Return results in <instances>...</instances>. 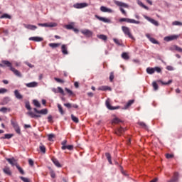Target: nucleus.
<instances>
[{"instance_id":"nucleus-1","label":"nucleus","mask_w":182,"mask_h":182,"mask_svg":"<svg viewBox=\"0 0 182 182\" xmlns=\"http://www.w3.org/2000/svg\"><path fill=\"white\" fill-rule=\"evenodd\" d=\"M33 110L36 114H35L32 111H29L27 112V114L30 116V117H31L32 119H39L42 117V114L46 115L48 114V109L46 108L41 110H38V109L34 108Z\"/></svg>"},{"instance_id":"nucleus-2","label":"nucleus","mask_w":182,"mask_h":182,"mask_svg":"<svg viewBox=\"0 0 182 182\" xmlns=\"http://www.w3.org/2000/svg\"><path fill=\"white\" fill-rule=\"evenodd\" d=\"M122 31L126 36H128V38H129V39H132V41H136L134 36H133V34H132V31H130V28L129 27L122 26Z\"/></svg>"},{"instance_id":"nucleus-3","label":"nucleus","mask_w":182,"mask_h":182,"mask_svg":"<svg viewBox=\"0 0 182 182\" xmlns=\"http://www.w3.org/2000/svg\"><path fill=\"white\" fill-rule=\"evenodd\" d=\"M119 22H120L121 23L122 22H127V23H136V25H139V23H141V22L139 21H136L134 19L129 18H121L119 19Z\"/></svg>"},{"instance_id":"nucleus-4","label":"nucleus","mask_w":182,"mask_h":182,"mask_svg":"<svg viewBox=\"0 0 182 182\" xmlns=\"http://www.w3.org/2000/svg\"><path fill=\"white\" fill-rule=\"evenodd\" d=\"M68 144V140L65 139L64 141H63L61 142V149L62 150H66V149L68 150H73L74 146L73 145H66Z\"/></svg>"},{"instance_id":"nucleus-5","label":"nucleus","mask_w":182,"mask_h":182,"mask_svg":"<svg viewBox=\"0 0 182 182\" xmlns=\"http://www.w3.org/2000/svg\"><path fill=\"white\" fill-rule=\"evenodd\" d=\"M180 176V173L178 172L175 171L173 173L172 178L167 181V182H178V177Z\"/></svg>"},{"instance_id":"nucleus-6","label":"nucleus","mask_w":182,"mask_h":182,"mask_svg":"<svg viewBox=\"0 0 182 182\" xmlns=\"http://www.w3.org/2000/svg\"><path fill=\"white\" fill-rule=\"evenodd\" d=\"M87 6H89L87 3H76L73 5V8H75L76 9H82V8H86Z\"/></svg>"},{"instance_id":"nucleus-7","label":"nucleus","mask_w":182,"mask_h":182,"mask_svg":"<svg viewBox=\"0 0 182 182\" xmlns=\"http://www.w3.org/2000/svg\"><path fill=\"white\" fill-rule=\"evenodd\" d=\"M126 130H127V129L119 127L115 129L114 133L117 134V136H122V134H123Z\"/></svg>"},{"instance_id":"nucleus-8","label":"nucleus","mask_w":182,"mask_h":182,"mask_svg":"<svg viewBox=\"0 0 182 182\" xmlns=\"http://www.w3.org/2000/svg\"><path fill=\"white\" fill-rule=\"evenodd\" d=\"M106 107L109 109V110H117V109H120V106L113 107L110 105V100H107L105 102Z\"/></svg>"},{"instance_id":"nucleus-9","label":"nucleus","mask_w":182,"mask_h":182,"mask_svg":"<svg viewBox=\"0 0 182 182\" xmlns=\"http://www.w3.org/2000/svg\"><path fill=\"white\" fill-rule=\"evenodd\" d=\"M81 33L85 36L86 38H92V36H93V32L87 29L81 31Z\"/></svg>"},{"instance_id":"nucleus-10","label":"nucleus","mask_w":182,"mask_h":182,"mask_svg":"<svg viewBox=\"0 0 182 182\" xmlns=\"http://www.w3.org/2000/svg\"><path fill=\"white\" fill-rule=\"evenodd\" d=\"M38 26H43L45 28H55V26H56V23H38Z\"/></svg>"},{"instance_id":"nucleus-11","label":"nucleus","mask_w":182,"mask_h":182,"mask_svg":"<svg viewBox=\"0 0 182 182\" xmlns=\"http://www.w3.org/2000/svg\"><path fill=\"white\" fill-rule=\"evenodd\" d=\"M11 125L13 126L16 133H17V134H21V128L19 127V125H18V124L14 121H11Z\"/></svg>"},{"instance_id":"nucleus-12","label":"nucleus","mask_w":182,"mask_h":182,"mask_svg":"<svg viewBox=\"0 0 182 182\" xmlns=\"http://www.w3.org/2000/svg\"><path fill=\"white\" fill-rule=\"evenodd\" d=\"M178 38V36L177 35H172L169 36H166L164 38V41L166 42H170L171 41H176V39Z\"/></svg>"},{"instance_id":"nucleus-13","label":"nucleus","mask_w":182,"mask_h":182,"mask_svg":"<svg viewBox=\"0 0 182 182\" xmlns=\"http://www.w3.org/2000/svg\"><path fill=\"white\" fill-rule=\"evenodd\" d=\"M114 4L117 5V6H122L123 8H129V6L126 4V3H123L122 1H119L117 0L114 1Z\"/></svg>"},{"instance_id":"nucleus-14","label":"nucleus","mask_w":182,"mask_h":182,"mask_svg":"<svg viewBox=\"0 0 182 182\" xmlns=\"http://www.w3.org/2000/svg\"><path fill=\"white\" fill-rule=\"evenodd\" d=\"M6 161H8L9 164H11L13 166H16H16H18V163H16V160L15 158H11V159L8 158L6 159Z\"/></svg>"},{"instance_id":"nucleus-15","label":"nucleus","mask_w":182,"mask_h":182,"mask_svg":"<svg viewBox=\"0 0 182 182\" xmlns=\"http://www.w3.org/2000/svg\"><path fill=\"white\" fill-rule=\"evenodd\" d=\"M10 70H11V72H13L16 76H18V77H22V74L15 68L11 67Z\"/></svg>"},{"instance_id":"nucleus-16","label":"nucleus","mask_w":182,"mask_h":182,"mask_svg":"<svg viewBox=\"0 0 182 182\" xmlns=\"http://www.w3.org/2000/svg\"><path fill=\"white\" fill-rule=\"evenodd\" d=\"M133 103H134V100H129L122 109H124V110H127V109H129V107L132 106V105H133Z\"/></svg>"},{"instance_id":"nucleus-17","label":"nucleus","mask_w":182,"mask_h":182,"mask_svg":"<svg viewBox=\"0 0 182 182\" xmlns=\"http://www.w3.org/2000/svg\"><path fill=\"white\" fill-rule=\"evenodd\" d=\"M145 18L149 21V22H151V23H153L155 26H159V21L154 20V18H151L148 16H145Z\"/></svg>"},{"instance_id":"nucleus-18","label":"nucleus","mask_w":182,"mask_h":182,"mask_svg":"<svg viewBox=\"0 0 182 182\" xmlns=\"http://www.w3.org/2000/svg\"><path fill=\"white\" fill-rule=\"evenodd\" d=\"M171 50H176V52H179V53H182V48L181 47H179L177 45H173L171 48H170Z\"/></svg>"},{"instance_id":"nucleus-19","label":"nucleus","mask_w":182,"mask_h":182,"mask_svg":"<svg viewBox=\"0 0 182 182\" xmlns=\"http://www.w3.org/2000/svg\"><path fill=\"white\" fill-rule=\"evenodd\" d=\"M61 51L63 55H68V53H69L68 52V46L66 44H63L61 46Z\"/></svg>"},{"instance_id":"nucleus-20","label":"nucleus","mask_w":182,"mask_h":182,"mask_svg":"<svg viewBox=\"0 0 182 182\" xmlns=\"http://www.w3.org/2000/svg\"><path fill=\"white\" fill-rule=\"evenodd\" d=\"M98 90H102V92H106L107 90L112 91V87L107 86V85H104L101 86L98 88Z\"/></svg>"},{"instance_id":"nucleus-21","label":"nucleus","mask_w":182,"mask_h":182,"mask_svg":"<svg viewBox=\"0 0 182 182\" xmlns=\"http://www.w3.org/2000/svg\"><path fill=\"white\" fill-rule=\"evenodd\" d=\"M51 160L53 163L55 164V166H56V167H58V168L62 167V165L60 164V163H59V161L56 158L52 157Z\"/></svg>"},{"instance_id":"nucleus-22","label":"nucleus","mask_w":182,"mask_h":182,"mask_svg":"<svg viewBox=\"0 0 182 182\" xmlns=\"http://www.w3.org/2000/svg\"><path fill=\"white\" fill-rule=\"evenodd\" d=\"M3 171L5 174H7V176H12V171H11V168L8 166H5L3 168Z\"/></svg>"},{"instance_id":"nucleus-23","label":"nucleus","mask_w":182,"mask_h":182,"mask_svg":"<svg viewBox=\"0 0 182 182\" xmlns=\"http://www.w3.org/2000/svg\"><path fill=\"white\" fill-rule=\"evenodd\" d=\"M29 41H33V42H42L43 38L42 37H30Z\"/></svg>"},{"instance_id":"nucleus-24","label":"nucleus","mask_w":182,"mask_h":182,"mask_svg":"<svg viewBox=\"0 0 182 182\" xmlns=\"http://www.w3.org/2000/svg\"><path fill=\"white\" fill-rule=\"evenodd\" d=\"M64 106H65V107H68V109H70L72 107H73L74 109H79V105L76 104L72 105V104L70 103H65L64 104Z\"/></svg>"},{"instance_id":"nucleus-25","label":"nucleus","mask_w":182,"mask_h":182,"mask_svg":"<svg viewBox=\"0 0 182 182\" xmlns=\"http://www.w3.org/2000/svg\"><path fill=\"white\" fill-rule=\"evenodd\" d=\"M9 103V97H5L2 99L1 102H0L1 106H5Z\"/></svg>"},{"instance_id":"nucleus-26","label":"nucleus","mask_w":182,"mask_h":182,"mask_svg":"<svg viewBox=\"0 0 182 182\" xmlns=\"http://www.w3.org/2000/svg\"><path fill=\"white\" fill-rule=\"evenodd\" d=\"M100 11L102 12H108L109 14H112V12H113V10H112L111 9H107L105 6H102L100 7Z\"/></svg>"},{"instance_id":"nucleus-27","label":"nucleus","mask_w":182,"mask_h":182,"mask_svg":"<svg viewBox=\"0 0 182 182\" xmlns=\"http://www.w3.org/2000/svg\"><path fill=\"white\" fill-rule=\"evenodd\" d=\"M146 37L149 39L150 42L152 43H154L155 45H158L159 41H156L154 38L151 37L150 34H146Z\"/></svg>"},{"instance_id":"nucleus-28","label":"nucleus","mask_w":182,"mask_h":182,"mask_svg":"<svg viewBox=\"0 0 182 182\" xmlns=\"http://www.w3.org/2000/svg\"><path fill=\"white\" fill-rule=\"evenodd\" d=\"M25 28H26V29H29L30 31H35V29H38V27L36 26L31 24H26Z\"/></svg>"},{"instance_id":"nucleus-29","label":"nucleus","mask_w":182,"mask_h":182,"mask_svg":"<svg viewBox=\"0 0 182 182\" xmlns=\"http://www.w3.org/2000/svg\"><path fill=\"white\" fill-rule=\"evenodd\" d=\"M53 92L55 93H60V95L65 96V91H63V89H62L60 87H57V90H54Z\"/></svg>"},{"instance_id":"nucleus-30","label":"nucleus","mask_w":182,"mask_h":182,"mask_svg":"<svg viewBox=\"0 0 182 182\" xmlns=\"http://www.w3.org/2000/svg\"><path fill=\"white\" fill-rule=\"evenodd\" d=\"M123 121L119 119L118 117H115L112 120V124H119V123H122Z\"/></svg>"},{"instance_id":"nucleus-31","label":"nucleus","mask_w":182,"mask_h":182,"mask_svg":"<svg viewBox=\"0 0 182 182\" xmlns=\"http://www.w3.org/2000/svg\"><path fill=\"white\" fill-rule=\"evenodd\" d=\"M14 95H15V97H16V99H23V96H22V95H21V92H19V91H18V90H16L14 91Z\"/></svg>"},{"instance_id":"nucleus-32","label":"nucleus","mask_w":182,"mask_h":182,"mask_svg":"<svg viewBox=\"0 0 182 182\" xmlns=\"http://www.w3.org/2000/svg\"><path fill=\"white\" fill-rule=\"evenodd\" d=\"M26 86L27 87H36V86H38V82H32L26 83Z\"/></svg>"},{"instance_id":"nucleus-33","label":"nucleus","mask_w":182,"mask_h":182,"mask_svg":"<svg viewBox=\"0 0 182 182\" xmlns=\"http://www.w3.org/2000/svg\"><path fill=\"white\" fill-rule=\"evenodd\" d=\"M95 18H97V19H99V21H102V22H110V20L109 18H106L105 17H100L97 15H95Z\"/></svg>"},{"instance_id":"nucleus-34","label":"nucleus","mask_w":182,"mask_h":182,"mask_svg":"<svg viewBox=\"0 0 182 182\" xmlns=\"http://www.w3.org/2000/svg\"><path fill=\"white\" fill-rule=\"evenodd\" d=\"M121 56L122 59H124V60H129V59H130V56L129 55V53L126 52L122 53Z\"/></svg>"},{"instance_id":"nucleus-35","label":"nucleus","mask_w":182,"mask_h":182,"mask_svg":"<svg viewBox=\"0 0 182 182\" xmlns=\"http://www.w3.org/2000/svg\"><path fill=\"white\" fill-rule=\"evenodd\" d=\"M50 48L55 49L56 48H59L60 46V43H51L49 44Z\"/></svg>"},{"instance_id":"nucleus-36","label":"nucleus","mask_w":182,"mask_h":182,"mask_svg":"<svg viewBox=\"0 0 182 182\" xmlns=\"http://www.w3.org/2000/svg\"><path fill=\"white\" fill-rule=\"evenodd\" d=\"M97 37L99 39H101L102 41H104V42H106L107 41V36H106V35H103V34L97 35Z\"/></svg>"},{"instance_id":"nucleus-37","label":"nucleus","mask_w":182,"mask_h":182,"mask_svg":"<svg viewBox=\"0 0 182 182\" xmlns=\"http://www.w3.org/2000/svg\"><path fill=\"white\" fill-rule=\"evenodd\" d=\"M1 63H3V65H4V66H7V68H12V63H11V62L8 61V60H3L1 61Z\"/></svg>"},{"instance_id":"nucleus-38","label":"nucleus","mask_w":182,"mask_h":182,"mask_svg":"<svg viewBox=\"0 0 182 182\" xmlns=\"http://www.w3.org/2000/svg\"><path fill=\"white\" fill-rule=\"evenodd\" d=\"M0 112L1 113H8V112H11V108H6L5 107H3L0 109Z\"/></svg>"},{"instance_id":"nucleus-39","label":"nucleus","mask_w":182,"mask_h":182,"mask_svg":"<svg viewBox=\"0 0 182 182\" xmlns=\"http://www.w3.org/2000/svg\"><path fill=\"white\" fill-rule=\"evenodd\" d=\"M39 149L41 152L43 153V154H45V153H46V147L44 146V145L42 144V143L41 144Z\"/></svg>"},{"instance_id":"nucleus-40","label":"nucleus","mask_w":182,"mask_h":182,"mask_svg":"<svg viewBox=\"0 0 182 182\" xmlns=\"http://www.w3.org/2000/svg\"><path fill=\"white\" fill-rule=\"evenodd\" d=\"M11 16L8 14H4L0 16V19H11Z\"/></svg>"},{"instance_id":"nucleus-41","label":"nucleus","mask_w":182,"mask_h":182,"mask_svg":"<svg viewBox=\"0 0 182 182\" xmlns=\"http://www.w3.org/2000/svg\"><path fill=\"white\" fill-rule=\"evenodd\" d=\"M154 68H146V73L149 75H153V73H154Z\"/></svg>"},{"instance_id":"nucleus-42","label":"nucleus","mask_w":182,"mask_h":182,"mask_svg":"<svg viewBox=\"0 0 182 182\" xmlns=\"http://www.w3.org/2000/svg\"><path fill=\"white\" fill-rule=\"evenodd\" d=\"M113 41H114V43L118 45V46H122L123 45V43L121 40H119L117 38H114Z\"/></svg>"},{"instance_id":"nucleus-43","label":"nucleus","mask_w":182,"mask_h":182,"mask_svg":"<svg viewBox=\"0 0 182 182\" xmlns=\"http://www.w3.org/2000/svg\"><path fill=\"white\" fill-rule=\"evenodd\" d=\"M105 156H106V157H107L109 164H112V155H110V153H106Z\"/></svg>"},{"instance_id":"nucleus-44","label":"nucleus","mask_w":182,"mask_h":182,"mask_svg":"<svg viewBox=\"0 0 182 182\" xmlns=\"http://www.w3.org/2000/svg\"><path fill=\"white\" fill-rule=\"evenodd\" d=\"M58 111L60 114H65V111L63 110V107L60 104L58 105Z\"/></svg>"},{"instance_id":"nucleus-45","label":"nucleus","mask_w":182,"mask_h":182,"mask_svg":"<svg viewBox=\"0 0 182 182\" xmlns=\"http://www.w3.org/2000/svg\"><path fill=\"white\" fill-rule=\"evenodd\" d=\"M138 4H139V6H141V8H144V9H146V11H149V7L147 6L144 5V4H143V2L139 1Z\"/></svg>"},{"instance_id":"nucleus-46","label":"nucleus","mask_w":182,"mask_h":182,"mask_svg":"<svg viewBox=\"0 0 182 182\" xmlns=\"http://www.w3.org/2000/svg\"><path fill=\"white\" fill-rule=\"evenodd\" d=\"M71 119H72L73 122H74V123H79V118L75 117V115L71 114Z\"/></svg>"},{"instance_id":"nucleus-47","label":"nucleus","mask_w":182,"mask_h":182,"mask_svg":"<svg viewBox=\"0 0 182 182\" xmlns=\"http://www.w3.org/2000/svg\"><path fill=\"white\" fill-rule=\"evenodd\" d=\"M172 25L173 26H182V22L175 21L172 22Z\"/></svg>"},{"instance_id":"nucleus-48","label":"nucleus","mask_w":182,"mask_h":182,"mask_svg":"<svg viewBox=\"0 0 182 182\" xmlns=\"http://www.w3.org/2000/svg\"><path fill=\"white\" fill-rule=\"evenodd\" d=\"M161 85H164V86H167L168 85H171V83H173V80H169L167 82H164V81H160Z\"/></svg>"},{"instance_id":"nucleus-49","label":"nucleus","mask_w":182,"mask_h":182,"mask_svg":"<svg viewBox=\"0 0 182 182\" xmlns=\"http://www.w3.org/2000/svg\"><path fill=\"white\" fill-rule=\"evenodd\" d=\"M26 105V109H27V110H32V108L31 107V103H29V101H26L25 102Z\"/></svg>"},{"instance_id":"nucleus-50","label":"nucleus","mask_w":182,"mask_h":182,"mask_svg":"<svg viewBox=\"0 0 182 182\" xmlns=\"http://www.w3.org/2000/svg\"><path fill=\"white\" fill-rule=\"evenodd\" d=\"M114 80V73L111 72L109 74V82H113Z\"/></svg>"},{"instance_id":"nucleus-51","label":"nucleus","mask_w":182,"mask_h":182,"mask_svg":"<svg viewBox=\"0 0 182 182\" xmlns=\"http://www.w3.org/2000/svg\"><path fill=\"white\" fill-rule=\"evenodd\" d=\"M0 33H4V35H8L9 31H8V30H6L5 28H0Z\"/></svg>"},{"instance_id":"nucleus-52","label":"nucleus","mask_w":182,"mask_h":182,"mask_svg":"<svg viewBox=\"0 0 182 182\" xmlns=\"http://www.w3.org/2000/svg\"><path fill=\"white\" fill-rule=\"evenodd\" d=\"M16 168L17 170H18L19 173H21L22 175L25 174L23 169H22V168L20 167L19 165H16Z\"/></svg>"},{"instance_id":"nucleus-53","label":"nucleus","mask_w":182,"mask_h":182,"mask_svg":"<svg viewBox=\"0 0 182 182\" xmlns=\"http://www.w3.org/2000/svg\"><path fill=\"white\" fill-rule=\"evenodd\" d=\"M50 175L52 178H56V173H55V171L53 170H50Z\"/></svg>"},{"instance_id":"nucleus-54","label":"nucleus","mask_w":182,"mask_h":182,"mask_svg":"<svg viewBox=\"0 0 182 182\" xmlns=\"http://www.w3.org/2000/svg\"><path fill=\"white\" fill-rule=\"evenodd\" d=\"M139 126L142 127V129H147V125L144 122H138Z\"/></svg>"},{"instance_id":"nucleus-55","label":"nucleus","mask_w":182,"mask_h":182,"mask_svg":"<svg viewBox=\"0 0 182 182\" xmlns=\"http://www.w3.org/2000/svg\"><path fill=\"white\" fill-rule=\"evenodd\" d=\"M152 86H153L154 90H159V85H157V82H152Z\"/></svg>"},{"instance_id":"nucleus-56","label":"nucleus","mask_w":182,"mask_h":182,"mask_svg":"<svg viewBox=\"0 0 182 182\" xmlns=\"http://www.w3.org/2000/svg\"><path fill=\"white\" fill-rule=\"evenodd\" d=\"M65 92L69 95V96H73V92L68 88H65Z\"/></svg>"},{"instance_id":"nucleus-57","label":"nucleus","mask_w":182,"mask_h":182,"mask_svg":"<svg viewBox=\"0 0 182 182\" xmlns=\"http://www.w3.org/2000/svg\"><path fill=\"white\" fill-rule=\"evenodd\" d=\"M13 136H14V134H6L4 135V137H3V139H11Z\"/></svg>"},{"instance_id":"nucleus-58","label":"nucleus","mask_w":182,"mask_h":182,"mask_svg":"<svg viewBox=\"0 0 182 182\" xmlns=\"http://www.w3.org/2000/svg\"><path fill=\"white\" fill-rule=\"evenodd\" d=\"M54 80H55V82H58V83H65V80L60 78L55 77Z\"/></svg>"},{"instance_id":"nucleus-59","label":"nucleus","mask_w":182,"mask_h":182,"mask_svg":"<svg viewBox=\"0 0 182 182\" xmlns=\"http://www.w3.org/2000/svg\"><path fill=\"white\" fill-rule=\"evenodd\" d=\"M33 105H36V107H41V103L36 100H33Z\"/></svg>"},{"instance_id":"nucleus-60","label":"nucleus","mask_w":182,"mask_h":182,"mask_svg":"<svg viewBox=\"0 0 182 182\" xmlns=\"http://www.w3.org/2000/svg\"><path fill=\"white\" fill-rule=\"evenodd\" d=\"M48 123H53V117L52 115H48Z\"/></svg>"},{"instance_id":"nucleus-61","label":"nucleus","mask_w":182,"mask_h":182,"mask_svg":"<svg viewBox=\"0 0 182 182\" xmlns=\"http://www.w3.org/2000/svg\"><path fill=\"white\" fill-rule=\"evenodd\" d=\"M8 92V90L6 88H0V95H3L4 93H6Z\"/></svg>"},{"instance_id":"nucleus-62","label":"nucleus","mask_w":182,"mask_h":182,"mask_svg":"<svg viewBox=\"0 0 182 182\" xmlns=\"http://www.w3.org/2000/svg\"><path fill=\"white\" fill-rule=\"evenodd\" d=\"M154 69L155 72H157V73H161V68L159 67H155Z\"/></svg>"},{"instance_id":"nucleus-63","label":"nucleus","mask_w":182,"mask_h":182,"mask_svg":"<svg viewBox=\"0 0 182 182\" xmlns=\"http://www.w3.org/2000/svg\"><path fill=\"white\" fill-rule=\"evenodd\" d=\"M53 138H55V134H50L48 135V141H52V139H53Z\"/></svg>"},{"instance_id":"nucleus-64","label":"nucleus","mask_w":182,"mask_h":182,"mask_svg":"<svg viewBox=\"0 0 182 182\" xmlns=\"http://www.w3.org/2000/svg\"><path fill=\"white\" fill-rule=\"evenodd\" d=\"M20 178H21V180H22V181H23V182H31V181H29V179H28L27 178H25V177H23V176H21Z\"/></svg>"}]
</instances>
